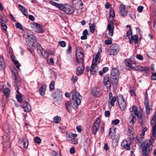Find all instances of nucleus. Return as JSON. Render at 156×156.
<instances>
[{"label":"nucleus","mask_w":156,"mask_h":156,"mask_svg":"<svg viewBox=\"0 0 156 156\" xmlns=\"http://www.w3.org/2000/svg\"><path fill=\"white\" fill-rule=\"evenodd\" d=\"M71 94L72 95V98L71 101L72 102V106L74 109H76L77 108L78 106L80 104L82 96L79 92L75 90H73L71 91Z\"/></svg>","instance_id":"1"},{"label":"nucleus","mask_w":156,"mask_h":156,"mask_svg":"<svg viewBox=\"0 0 156 156\" xmlns=\"http://www.w3.org/2000/svg\"><path fill=\"white\" fill-rule=\"evenodd\" d=\"M26 41L28 44V46L31 48V50L30 49L29 50L32 53L33 50L35 49L36 47H37V41L35 37L32 34H28L26 38Z\"/></svg>","instance_id":"2"},{"label":"nucleus","mask_w":156,"mask_h":156,"mask_svg":"<svg viewBox=\"0 0 156 156\" xmlns=\"http://www.w3.org/2000/svg\"><path fill=\"white\" fill-rule=\"evenodd\" d=\"M152 144L151 139L149 140H145L143 142L142 144L143 156H149V153L151 149H152Z\"/></svg>","instance_id":"3"},{"label":"nucleus","mask_w":156,"mask_h":156,"mask_svg":"<svg viewBox=\"0 0 156 156\" xmlns=\"http://www.w3.org/2000/svg\"><path fill=\"white\" fill-rule=\"evenodd\" d=\"M120 73L119 70L116 68H113L111 73V80L113 85H115L118 81V78Z\"/></svg>","instance_id":"4"},{"label":"nucleus","mask_w":156,"mask_h":156,"mask_svg":"<svg viewBox=\"0 0 156 156\" xmlns=\"http://www.w3.org/2000/svg\"><path fill=\"white\" fill-rule=\"evenodd\" d=\"M117 101L121 110H124L126 108V104L122 95L119 94L118 96Z\"/></svg>","instance_id":"5"},{"label":"nucleus","mask_w":156,"mask_h":156,"mask_svg":"<svg viewBox=\"0 0 156 156\" xmlns=\"http://www.w3.org/2000/svg\"><path fill=\"white\" fill-rule=\"evenodd\" d=\"M120 50V47L117 44H112L108 50V53L110 55H115L119 53Z\"/></svg>","instance_id":"6"},{"label":"nucleus","mask_w":156,"mask_h":156,"mask_svg":"<svg viewBox=\"0 0 156 156\" xmlns=\"http://www.w3.org/2000/svg\"><path fill=\"white\" fill-rule=\"evenodd\" d=\"M76 56L77 61L79 63H83V54L82 49L80 48H77L76 51Z\"/></svg>","instance_id":"7"},{"label":"nucleus","mask_w":156,"mask_h":156,"mask_svg":"<svg viewBox=\"0 0 156 156\" xmlns=\"http://www.w3.org/2000/svg\"><path fill=\"white\" fill-rule=\"evenodd\" d=\"M75 11V9L71 5L66 4L64 12L68 14H71Z\"/></svg>","instance_id":"8"},{"label":"nucleus","mask_w":156,"mask_h":156,"mask_svg":"<svg viewBox=\"0 0 156 156\" xmlns=\"http://www.w3.org/2000/svg\"><path fill=\"white\" fill-rule=\"evenodd\" d=\"M67 136L68 139L72 144H76L78 143L77 140L75 138L77 136L76 134H73L71 133L68 134Z\"/></svg>","instance_id":"9"},{"label":"nucleus","mask_w":156,"mask_h":156,"mask_svg":"<svg viewBox=\"0 0 156 156\" xmlns=\"http://www.w3.org/2000/svg\"><path fill=\"white\" fill-rule=\"evenodd\" d=\"M62 95L61 90L60 89H57L52 94V96L55 99L59 101Z\"/></svg>","instance_id":"10"},{"label":"nucleus","mask_w":156,"mask_h":156,"mask_svg":"<svg viewBox=\"0 0 156 156\" xmlns=\"http://www.w3.org/2000/svg\"><path fill=\"white\" fill-rule=\"evenodd\" d=\"M91 92L94 96L96 97H99L101 94L100 89L96 87H94L92 88Z\"/></svg>","instance_id":"11"},{"label":"nucleus","mask_w":156,"mask_h":156,"mask_svg":"<svg viewBox=\"0 0 156 156\" xmlns=\"http://www.w3.org/2000/svg\"><path fill=\"white\" fill-rule=\"evenodd\" d=\"M21 106L24 109V112H29L31 111V106L27 102H24Z\"/></svg>","instance_id":"12"},{"label":"nucleus","mask_w":156,"mask_h":156,"mask_svg":"<svg viewBox=\"0 0 156 156\" xmlns=\"http://www.w3.org/2000/svg\"><path fill=\"white\" fill-rule=\"evenodd\" d=\"M104 83L105 85L107 88H110L111 86V83L109 80V76L108 75H106L104 78Z\"/></svg>","instance_id":"13"},{"label":"nucleus","mask_w":156,"mask_h":156,"mask_svg":"<svg viewBox=\"0 0 156 156\" xmlns=\"http://www.w3.org/2000/svg\"><path fill=\"white\" fill-rule=\"evenodd\" d=\"M98 71V68L97 64H92L90 69V73L93 75H95Z\"/></svg>","instance_id":"14"},{"label":"nucleus","mask_w":156,"mask_h":156,"mask_svg":"<svg viewBox=\"0 0 156 156\" xmlns=\"http://www.w3.org/2000/svg\"><path fill=\"white\" fill-rule=\"evenodd\" d=\"M119 9L121 15L123 17L126 16L127 14V12L126 9V6L123 5H121L119 6Z\"/></svg>","instance_id":"15"},{"label":"nucleus","mask_w":156,"mask_h":156,"mask_svg":"<svg viewBox=\"0 0 156 156\" xmlns=\"http://www.w3.org/2000/svg\"><path fill=\"white\" fill-rule=\"evenodd\" d=\"M37 51L39 54H41L44 57L45 54H47V53H46L45 51L43 49L40 44L37 45Z\"/></svg>","instance_id":"16"},{"label":"nucleus","mask_w":156,"mask_h":156,"mask_svg":"<svg viewBox=\"0 0 156 156\" xmlns=\"http://www.w3.org/2000/svg\"><path fill=\"white\" fill-rule=\"evenodd\" d=\"M27 140L24 138H22L19 140V143L22 145H23L24 148H27L28 146V142H27Z\"/></svg>","instance_id":"17"},{"label":"nucleus","mask_w":156,"mask_h":156,"mask_svg":"<svg viewBox=\"0 0 156 156\" xmlns=\"http://www.w3.org/2000/svg\"><path fill=\"white\" fill-rule=\"evenodd\" d=\"M121 146L123 149H125L127 150L130 149V145L127 140H123L121 144Z\"/></svg>","instance_id":"18"},{"label":"nucleus","mask_w":156,"mask_h":156,"mask_svg":"<svg viewBox=\"0 0 156 156\" xmlns=\"http://www.w3.org/2000/svg\"><path fill=\"white\" fill-rule=\"evenodd\" d=\"M71 100L70 101H67L65 102V105L66 107V109L69 112H71L72 111V102H71Z\"/></svg>","instance_id":"19"},{"label":"nucleus","mask_w":156,"mask_h":156,"mask_svg":"<svg viewBox=\"0 0 156 156\" xmlns=\"http://www.w3.org/2000/svg\"><path fill=\"white\" fill-rule=\"evenodd\" d=\"M19 9L21 12L25 16L27 15V9L21 5H19Z\"/></svg>","instance_id":"20"},{"label":"nucleus","mask_w":156,"mask_h":156,"mask_svg":"<svg viewBox=\"0 0 156 156\" xmlns=\"http://www.w3.org/2000/svg\"><path fill=\"white\" fill-rule=\"evenodd\" d=\"M132 129V128L131 127H129V128L128 130L129 132L130 133V134L128 135V138L129 139V142H131L132 141L134 138V136L133 133H131V130Z\"/></svg>","instance_id":"21"},{"label":"nucleus","mask_w":156,"mask_h":156,"mask_svg":"<svg viewBox=\"0 0 156 156\" xmlns=\"http://www.w3.org/2000/svg\"><path fill=\"white\" fill-rule=\"evenodd\" d=\"M101 57L99 56H98L96 55H94L93 56V59L92 61V64H96L97 62H98V63L100 62V59Z\"/></svg>","instance_id":"22"},{"label":"nucleus","mask_w":156,"mask_h":156,"mask_svg":"<svg viewBox=\"0 0 156 156\" xmlns=\"http://www.w3.org/2000/svg\"><path fill=\"white\" fill-rule=\"evenodd\" d=\"M46 87V85L43 84L39 89V92L41 95L43 96L44 94V92Z\"/></svg>","instance_id":"23"},{"label":"nucleus","mask_w":156,"mask_h":156,"mask_svg":"<svg viewBox=\"0 0 156 156\" xmlns=\"http://www.w3.org/2000/svg\"><path fill=\"white\" fill-rule=\"evenodd\" d=\"M130 119L131 120L129 122V124L131 125H133L136 121V118L135 116L133 114H131L130 116Z\"/></svg>","instance_id":"24"},{"label":"nucleus","mask_w":156,"mask_h":156,"mask_svg":"<svg viewBox=\"0 0 156 156\" xmlns=\"http://www.w3.org/2000/svg\"><path fill=\"white\" fill-rule=\"evenodd\" d=\"M91 20H90L89 25V28L90 31L92 33H93L95 32V25L94 23H91Z\"/></svg>","instance_id":"25"},{"label":"nucleus","mask_w":156,"mask_h":156,"mask_svg":"<svg viewBox=\"0 0 156 156\" xmlns=\"http://www.w3.org/2000/svg\"><path fill=\"white\" fill-rule=\"evenodd\" d=\"M84 69L83 64L82 66H79L77 69L76 72L77 75H78L81 74L83 73Z\"/></svg>","instance_id":"26"},{"label":"nucleus","mask_w":156,"mask_h":156,"mask_svg":"<svg viewBox=\"0 0 156 156\" xmlns=\"http://www.w3.org/2000/svg\"><path fill=\"white\" fill-rule=\"evenodd\" d=\"M88 34V31L87 29L85 30L83 33V35L80 38L81 40H85L87 39V35Z\"/></svg>","instance_id":"27"},{"label":"nucleus","mask_w":156,"mask_h":156,"mask_svg":"<svg viewBox=\"0 0 156 156\" xmlns=\"http://www.w3.org/2000/svg\"><path fill=\"white\" fill-rule=\"evenodd\" d=\"M5 62H3V59L1 57H0V69H4L5 68Z\"/></svg>","instance_id":"28"},{"label":"nucleus","mask_w":156,"mask_h":156,"mask_svg":"<svg viewBox=\"0 0 156 156\" xmlns=\"http://www.w3.org/2000/svg\"><path fill=\"white\" fill-rule=\"evenodd\" d=\"M143 134L139 135L136 136V139L138 142L139 144H141L143 140Z\"/></svg>","instance_id":"29"},{"label":"nucleus","mask_w":156,"mask_h":156,"mask_svg":"<svg viewBox=\"0 0 156 156\" xmlns=\"http://www.w3.org/2000/svg\"><path fill=\"white\" fill-rule=\"evenodd\" d=\"M116 129L114 128H112L110 129V131L109 133V136L112 137L114 136L116 133Z\"/></svg>","instance_id":"30"},{"label":"nucleus","mask_w":156,"mask_h":156,"mask_svg":"<svg viewBox=\"0 0 156 156\" xmlns=\"http://www.w3.org/2000/svg\"><path fill=\"white\" fill-rule=\"evenodd\" d=\"M36 29L35 31L37 33H42L43 32V30L42 27L40 24H37V25Z\"/></svg>","instance_id":"31"},{"label":"nucleus","mask_w":156,"mask_h":156,"mask_svg":"<svg viewBox=\"0 0 156 156\" xmlns=\"http://www.w3.org/2000/svg\"><path fill=\"white\" fill-rule=\"evenodd\" d=\"M115 14L114 12L113 11H110V15L109 16V18L111 19V20L109 19L112 22L113 20V18L115 16Z\"/></svg>","instance_id":"32"},{"label":"nucleus","mask_w":156,"mask_h":156,"mask_svg":"<svg viewBox=\"0 0 156 156\" xmlns=\"http://www.w3.org/2000/svg\"><path fill=\"white\" fill-rule=\"evenodd\" d=\"M99 126L94 125L92 129V133L95 135L98 130Z\"/></svg>","instance_id":"33"},{"label":"nucleus","mask_w":156,"mask_h":156,"mask_svg":"<svg viewBox=\"0 0 156 156\" xmlns=\"http://www.w3.org/2000/svg\"><path fill=\"white\" fill-rule=\"evenodd\" d=\"M22 96V95L20 93L16 95V98L18 101L20 103H21L23 101Z\"/></svg>","instance_id":"34"},{"label":"nucleus","mask_w":156,"mask_h":156,"mask_svg":"<svg viewBox=\"0 0 156 156\" xmlns=\"http://www.w3.org/2000/svg\"><path fill=\"white\" fill-rule=\"evenodd\" d=\"M10 92V90L8 88H6L3 91V92L5 95L6 96L7 98H8L9 96V93Z\"/></svg>","instance_id":"35"},{"label":"nucleus","mask_w":156,"mask_h":156,"mask_svg":"<svg viewBox=\"0 0 156 156\" xmlns=\"http://www.w3.org/2000/svg\"><path fill=\"white\" fill-rule=\"evenodd\" d=\"M111 100L110 103L112 106H114L116 100V97L115 96H114L111 98Z\"/></svg>","instance_id":"36"},{"label":"nucleus","mask_w":156,"mask_h":156,"mask_svg":"<svg viewBox=\"0 0 156 156\" xmlns=\"http://www.w3.org/2000/svg\"><path fill=\"white\" fill-rule=\"evenodd\" d=\"M61 118L60 117L56 116L54 117V122L56 123H58L61 121Z\"/></svg>","instance_id":"37"},{"label":"nucleus","mask_w":156,"mask_h":156,"mask_svg":"<svg viewBox=\"0 0 156 156\" xmlns=\"http://www.w3.org/2000/svg\"><path fill=\"white\" fill-rule=\"evenodd\" d=\"M131 40H133L135 44H137L138 42L137 35H135L133 36Z\"/></svg>","instance_id":"38"},{"label":"nucleus","mask_w":156,"mask_h":156,"mask_svg":"<svg viewBox=\"0 0 156 156\" xmlns=\"http://www.w3.org/2000/svg\"><path fill=\"white\" fill-rule=\"evenodd\" d=\"M148 69L147 67L142 66H138V70L140 71H147Z\"/></svg>","instance_id":"39"},{"label":"nucleus","mask_w":156,"mask_h":156,"mask_svg":"<svg viewBox=\"0 0 156 156\" xmlns=\"http://www.w3.org/2000/svg\"><path fill=\"white\" fill-rule=\"evenodd\" d=\"M129 30H130V31H128L127 32V37H128V38L130 40H131V39L132 37L133 36L132 34V32L131 30H130V28L129 27Z\"/></svg>","instance_id":"40"},{"label":"nucleus","mask_w":156,"mask_h":156,"mask_svg":"<svg viewBox=\"0 0 156 156\" xmlns=\"http://www.w3.org/2000/svg\"><path fill=\"white\" fill-rule=\"evenodd\" d=\"M144 104H149V101L147 97V91H145V93Z\"/></svg>","instance_id":"41"},{"label":"nucleus","mask_w":156,"mask_h":156,"mask_svg":"<svg viewBox=\"0 0 156 156\" xmlns=\"http://www.w3.org/2000/svg\"><path fill=\"white\" fill-rule=\"evenodd\" d=\"M156 133V123H155V125L153 126L152 130V135L153 136H155Z\"/></svg>","instance_id":"42"},{"label":"nucleus","mask_w":156,"mask_h":156,"mask_svg":"<svg viewBox=\"0 0 156 156\" xmlns=\"http://www.w3.org/2000/svg\"><path fill=\"white\" fill-rule=\"evenodd\" d=\"M65 4L64 5H63L61 4L58 3L57 7H58L59 9L62 10L64 11V9H65Z\"/></svg>","instance_id":"43"},{"label":"nucleus","mask_w":156,"mask_h":156,"mask_svg":"<svg viewBox=\"0 0 156 156\" xmlns=\"http://www.w3.org/2000/svg\"><path fill=\"white\" fill-rule=\"evenodd\" d=\"M12 61L14 62V65H15L17 68L20 70V65L19 62L15 59H13L12 60Z\"/></svg>","instance_id":"44"},{"label":"nucleus","mask_w":156,"mask_h":156,"mask_svg":"<svg viewBox=\"0 0 156 156\" xmlns=\"http://www.w3.org/2000/svg\"><path fill=\"white\" fill-rule=\"evenodd\" d=\"M146 110L147 113L149 114L150 113V111L151 110V108H150L149 104H145Z\"/></svg>","instance_id":"45"},{"label":"nucleus","mask_w":156,"mask_h":156,"mask_svg":"<svg viewBox=\"0 0 156 156\" xmlns=\"http://www.w3.org/2000/svg\"><path fill=\"white\" fill-rule=\"evenodd\" d=\"M72 47L70 45H69L68 46L67 49L66 50L67 54H69L71 53L72 52Z\"/></svg>","instance_id":"46"},{"label":"nucleus","mask_w":156,"mask_h":156,"mask_svg":"<svg viewBox=\"0 0 156 156\" xmlns=\"http://www.w3.org/2000/svg\"><path fill=\"white\" fill-rule=\"evenodd\" d=\"M58 44L62 47H65L66 45V42L63 41H59Z\"/></svg>","instance_id":"47"},{"label":"nucleus","mask_w":156,"mask_h":156,"mask_svg":"<svg viewBox=\"0 0 156 156\" xmlns=\"http://www.w3.org/2000/svg\"><path fill=\"white\" fill-rule=\"evenodd\" d=\"M37 23L35 22L32 23H31L30 26L31 27V28L33 30H34L35 31L36 27H37Z\"/></svg>","instance_id":"48"},{"label":"nucleus","mask_w":156,"mask_h":156,"mask_svg":"<svg viewBox=\"0 0 156 156\" xmlns=\"http://www.w3.org/2000/svg\"><path fill=\"white\" fill-rule=\"evenodd\" d=\"M55 88V83L53 81L51 82L49 85V89L51 90H53Z\"/></svg>","instance_id":"49"},{"label":"nucleus","mask_w":156,"mask_h":156,"mask_svg":"<svg viewBox=\"0 0 156 156\" xmlns=\"http://www.w3.org/2000/svg\"><path fill=\"white\" fill-rule=\"evenodd\" d=\"M34 140L36 143L40 144L41 142V139L39 137H36L34 138Z\"/></svg>","instance_id":"50"},{"label":"nucleus","mask_w":156,"mask_h":156,"mask_svg":"<svg viewBox=\"0 0 156 156\" xmlns=\"http://www.w3.org/2000/svg\"><path fill=\"white\" fill-rule=\"evenodd\" d=\"M131 112H132L134 114H136V113L138 112L137 110V108L136 106L133 105L132 107V111Z\"/></svg>","instance_id":"51"},{"label":"nucleus","mask_w":156,"mask_h":156,"mask_svg":"<svg viewBox=\"0 0 156 156\" xmlns=\"http://www.w3.org/2000/svg\"><path fill=\"white\" fill-rule=\"evenodd\" d=\"M100 124V119H99L98 118L95 121L94 125H95L96 126H99Z\"/></svg>","instance_id":"52"},{"label":"nucleus","mask_w":156,"mask_h":156,"mask_svg":"<svg viewBox=\"0 0 156 156\" xmlns=\"http://www.w3.org/2000/svg\"><path fill=\"white\" fill-rule=\"evenodd\" d=\"M1 26L5 31L6 30L7 27L5 24L3 23V22H1Z\"/></svg>","instance_id":"53"},{"label":"nucleus","mask_w":156,"mask_h":156,"mask_svg":"<svg viewBox=\"0 0 156 156\" xmlns=\"http://www.w3.org/2000/svg\"><path fill=\"white\" fill-rule=\"evenodd\" d=\"M112 24H111V23H109L108 24L107 29L108 30H110L114 29V27L112 26Z\"/></svg>","instance_id":"54"},{"label":"nucleus","mask_w":156,"mask_h":156,"mask_svg":"<svg viewBox=\"0 0 156 156\" xmlns=\"http://www.w3.org/2000/svg\"><path fill=\"white\" fill-rule=\"evenodd\" d=\"M16 27L20 29L21 30L22 29V25L20 23H16Z\"/></svg>","instance_id":"55"},{"label":"nucleus","mask_w":156,"mask_h":156,"mask_svg":"<svg viewBox=\"0 0 156 156\" xmlns=\"http://www.w3.org/2000/svg\"><path fill=\"white\" fill-rule=\"evenodd\" d=\"M112 124L116 125L118 124L119 123V120L116 119L112 121Z\"/></svg>","instance_id":"56"},{"label":"nucleus","mask_w":156,"mask_h":156,"mask_svg":"<svg viewBox=\"0 0 156 156\" xmlns=\"http://www.w3.org/2000/svg\"><path fill=\"white\" fill-rule=\"evenodd\" d=\"M135 115L137 116L138 119H140L142 117V114L139 112L138 111Z\"/></svg>","instance_id":"57"},{"label":"nucleus","mask_w":156,"mask_h":156,"mask_svg":"<svg viewBox=\"0 0 156 156\" xmlns=\"http://www.w3.org/2000/svg\"><path fill=\"white\" fill-rule=\"evenodd\" d=\"M2 22H4L5 23H6L8 21V20L6 18L5 16H2Z\"/></svg>","instance_id":"58"},{"label":"nucleus","mask_w":156,"mask_h":156,"mask_svg":"<svg viewBox=\"0 0 156 156\" xmlns=\"http://www.w3.org/2000/svg\"><path fill=\"white\" fill-rule=\"evenodd\" d=\"M151 79L154 80H156V73H152Z\"/></svg>","instance_id":"59"},{"label":"nucleus","mask_w":156,"mask_h":156,"mask_svg":"<svg viewBox=\"0 0 156 156\" xmlns=\"http://www.w3.org/2000/svg\"><path fill=\"white\" fill-rule=\"evenodd\" d=\"M125 64L126 66L128 67H129L131 68H133V66H132V65L131 63H129V62H127V61H125Z\"/></svg>","instance_id":"60"},{"label":"nucleus","mask_w":156,"mask_h":156,"mask_svg":"<svg viewBox=\"0 0 156 156\" xmlns=\"http://www.w3.org/2000/svg\"><path fill=\"white\" fill-rule=\"evenodd\" d=\"M70 153L71 154H74L75 152V148L73 147H71L70 150Z\"/></svg>","instance_id":"61"},{"label":"nucleus","mask_w":156,"mask_h":156,"mask_svg":"<svg viewBox=\"0 0 156 156\" xmlns=\"http://www.w3.org/2000/svg\"><path fill=\"white\" fill-rule=\"evenodd\" d=\"M112 41L111 40H107L105 41V43L106 45H108L112 44Z\"/></svg>","instance_id":"62"},{"label":"nucleus","mask_w":156,"mask_h":156,"mask_svg":"<svg viewBox=\"0 0 156 156\" xmlns=\"http://www.w3.org/2000/svg\"><path fill=\"white\" fill-rule=\"evenodd\" d=\"M143 8H144V7L143 6H138V8H137L138 11L139 12H140L142 11V10L143 9Z\"/></svg>","instance_id":"63"},{"label":"nucleus","mask_w":156,"mask_h":156,"mask_svg":"<svg viewBox=\"0 0 156 156\" xmlns=\"http://www.w3.org/2000/svg\"><path fill=\"white\" fill-rule=\"evenodd\" d=\"M15 90L17 92L18 94L20 93V92L19 91V86L17 85H15Z\"/></svg>","instance_id":"64"}]
</instances>
